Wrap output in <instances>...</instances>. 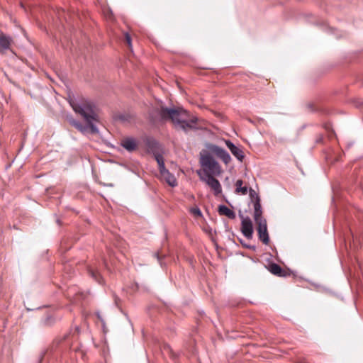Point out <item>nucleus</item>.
I'll return each instance as SVG.
<instances>
[{
	"mask_svg": "<svg viewBox=\"0 0 363 363\" xmlns=\"http://www.w3.org/2000/svg\"><path fill=\"white\" fill-rule=\"evenodd\" d=\"M11 39L4 34L0 35V52L4 53L10 49Z\"/></svg>",
	"mask_w": 363,
	"mask_h": 363,
	"instance_id": "9d476101",
	"label": "nucleus"
},
{
	"mask_svg": "<svg viewBox=\"0 0 363 363\" xmlns=\"http://www.w3.org/2000/svg\"><path fill=\"white\" fill-rule=\"evenodd\" d=\"M104 15H105V16H106L107 20H108V21H113V20L114 17H113V14L111 11L107 9V10H105L104 11Z\"/></svg>",
	"mask_w": 363,
	"mask_h": 363,
	"instance_id": "6ab92c4d",
	"label": "nucleus"
},
{
	"mask_svg": "<svg viewBox=\"0 0 363 363\" xmlns=\"http://www.w3.org/2000/svg\"><path fill=\"white\" fill-rule=\"evenodd\" d=\"M243 182L240 179L238 180L235 183V192L238 194H241L242 195H245L247 193V188L246 186L242 187Z\"/></svg>",
	"mask_w": 363,
	"mask_h": 363,
	"instance_id": "2eb2a0df",
	"label": "nucleus"
},
{
	"mask_svg": "<svg viewBox=\"0 0 363 363\" xmlns=\"http://www.w3.org/2000/svg\"><path fill=\"white\" fill-rule=\"evenodd\" d=\"M160 172L162 177L167 182V183L169 185H170L171 186H177L176 178L173 174L169 173V172L167 169H164Z\"/></svg>",
	"mask_w": 363,
	"mask_h": 363,
	"instance_id": "9b49d317",
	"label": "nucleus"
},
{
	"mask_svg": "<svg viewBox=\"0 0 363 363\" xmlns=\"http://www.w3.org/2000/svg\"><path fill=\"white\" fill-rule=\"evenodd\" d=\"M208 148L213 153H214L219 158H220L225 164H227L230 162V160H231L230 155L223 148L220 147L216 145H211L209 146Z\"/></svg>",
	"mask_w": 363,
	"mask_h": 363,
	"instance_id": "423d86ee",
	"label": "nucleus"
},
{
	"mask_svg": "<svg viewBox=\"0 0 363 363\" xmlns=\"http://www.w3.org/2000/svg\"><path fill=\"white\" fill-rule=\"evenodd\" d=\"M201 179L205 182L213 190L215 195H218L221 193V185L218 179L213 175H204L201 177Z\"/></svg>",
	"mask_w": 363,
	"mask_h": 363,
	"instance_id": "20e7f679",
	"label": "nucleus"
},
{
	"mask_svg": "<svg viewBox=\"0 0 363 363\" xmlns=\"http://www.w3.org/2000/svg\"><path fill=\"white\" fill-rule=\"evenodd\" d=\"M218 211L220 215L225 216L230 219H234L235 218V212L225 206H219Z\"/></svg>",
	"mask_w": 363,
	"mask_h": 363,
	"instance_id": "ddd939ff",
	"label": "nucleus"
},
{
	"mask_svg": "<svg viewBox=\"0 0 363 363\" xmlns=\"http://www.w3.org/2000/svg\"><path fill=\"white\" fill-rule=\"evenodd\" d=\"M89 273L91 276V277L95 279L98 283L102 284L103 283V278L101 277V274L98 272V271L89 269Z\"/></svg>",
	"mask_w": 363,
	"mask_h": 363,
	"instance_id": "dca6fc26",
	"label": "nucleus"
},
{
	"mask_svg": "<svg viewBox=\"0 0 363 363\" xmlns=\"http://www.w3.org/2000/svg\"><path fill=\"white\" fill-rule=\"evenodd\" d=\"M156 256H157V259H160V256H159V254H156Z\"/></svg>",
	"mask_w": 363,
	"mask_h": 363,
	"instance_id": "5701e85b",
	"label": "nucleus"
},
{
	"mask_svg": "<svg viewBox=\"0 0 363 363\" xmlns=\"http://www.w3.org/2000/svg\"><path fill=\"white\" fill-rule=\"evenodd\" d=\"M118 301H119L118 298L115 299V303L116 304V306H118Z\"/></svg>",
	"mask_w": 363,
	"mask_h": 363,
	"instance_id": "4be33fe9",
	"label": "nucleus"
},
{
	"mask_svg": "<svg viewBox=\"0 0 363 363\" xmlns=\"http://www.w3.org/2000/svg\"><path fill=\"white\" fill-rule=\"evenodd\" d=\"M269 271L274 275L283 277L284 276V273L283 269L281 268L279 265L277 264H272L269 265Z\"/></svg>",
	"mask_w": 363,
	"mask_h": 363,
	"instance_id": "4468645a",
	"label": "nucleus"
},
{
	"mask_svg": "<svg viewBox=\"0 0 363 363\" xmlns=\"http://www.w3.org/2000/svg\"><path fill=\"white\" fill-rule=\"evenodd\" d=\"M242 219L241 230L242 234L247 238H251L253 234V226L252 223L250 218H244L243 216L240 215Z\"/></svg>",
	"mask_w": 363,
	"mask_h": 363,
	"instance_id": "0eeeda50",
	"label": "nucleus"
},
{
	"mask_svg": "<svg viewBox=\"0 0 363 363\" xmlns=\"http://www.w3.org/2000/svg\"><path fill=\"white\" fill-rule=\"evenodd\" d=\"M155 160L157 162L160 172H161L162 170L166 169L165 167H164V162L163 157L161 155H159V154L155 155Z\"/></svg>",
	"mask_w": 363,
	"mask_h": 363,
	"instance_id": "f3484780",
	"label": "nucleus"
},
{
	"mask_svg": "<svg viewBox=\"0 0 363 363\" xmlns=\"http://www.w3.org/2000/svg\"><path fill=\"white\" fill-rule=\"evenodd\" d=\"M125 40L129 48H131V38L128 33L125 34Z\"/></svg>",
	"mask_w": 363,
	"mask_h": 363,
	"instance_id": "aec40b11",
	"label": "nucleus"
},
{
	"mask_svg": "<svg viewBox=\"0 0 363 363\" xmlns=\"http://www.w3.org/2000/svg\"><path fill=\"white\" fill-rule=\"evenodd\" d=\"M121 145L129 152L134 151L138 147L137 142L133 138L123 139L121 142Z\"/></svg>",
	"mask_w": 363,
	"mask_h": 363,
	"instance_id": "f8f14e48",
	"label": "nucleus"
},
{
	"mask_svg": "<svg viewBox=\"0 0 363 363\" xmlns=\"http://www.w3.org/2000/svg\"><path fill=\"white\" fill-rule=\"evenodd\" d=\"M254 219L256 223H259L261 220H265V219L262 217V211L261 209L260 199L259 196H257V200L254 202Z\"/></svg>",
	"mask_w": 363,
	"mask_h": 363,
	"instance_id": "1a4fd4ad",
	"label": "nucleus"
},
{
	"mask_svg": "<svg viewBox=\"0 0 363 363\" xmlns=\"http://www.w3.org/2000/svg\"><path fill=\"white\" fill-rule=\"evenodd\" d=\"M225 143L231 153L240 162H242L245 157L244 152L242 150L235 146L230 140H225Z\"/></svg>",
	"mask_w": 363,
	"mask_h": 363,
	"instance_id": "6e6552de",
	"label": "nucleus"
},
{
	"mask_svg": "<svg viewBox=\"0 0 363 363\" xmlns=\"http://www.w3.org/2000/svg\"><path fill=\"white\" fill-rule=\"evenodd\" d=\"M257 230L258 233L259 239L264 244L268 245L269 242V238L267 231V221L261 220L256 223Z\"/></svg>",
	"mask_w": 363,
	"mask_h": 363,
	"instance_id": "39448f33",
	"label": "nucleus"
},
{
	"mask_svg": "<svg viewBox=\"0 0 363 363\" xmlns=\"http://www.w3.org/2000/svg\"><path fill=\"white\" fill-rule=\"evenodd\" d=\"M160 115L162 120L170 121L176 127L184 131L199 128L198 118L191 116L186 111L182 108H169L162 107Z\"/></svg>",
	"mask_w": 363,
	"mask_h": 363,
	"instance_id": "f03ea898",
	"label": "nucleus"
},
{
	"mask_svg": "<svg viewBox=\"0 0 363 363\" xmlns=\"http://www.w3.org/2000/svg\"><path fill=\"white\" fill-rule=\"evenodd\" d=\"M250 196L252 199L255 197V200H257V196H258L255 191L252 189H250Z\"/></svg>",
	"mask_w": 363,
	"mask_h": 363,
	"instance_id": "412c9836",
	"label": "nucleus"
},
{
	"mask_svg": "<svg viewBox=\"0 0 363 363\" xmlns=\"http://www.w3.org/2000/svg\"><path fill=\"white\" fill-rule=\"evenodd\" d=\"M190 211L196 218L201 217L202 216L201 211L198 207L192 208Z\"/></svg>",
	"mask_w": 363,
	"mask_h": 363,
	"instance_id": "a211bd4d",
	"label": "nucleus"
},
{
	"mask_svg": "<svg viewBox=\"0 0 363 363\" xmlns=\"http://www.w3.org/2000/svg\"><path fill=\"white\" fill-rule=\"evenodd\" d=\"M200 162L204 172V175H218L221 168L215 158L208 152L201 154Z\"/></svg>",
	"mask_w": 363,
	"mask_h": 363,
	"instance_id": "7ed1b4c3",
	"label": "nucleus"
},
{
	"mask_svg": "<svg viewBox=\"0 0 363 363\" xmlns=\"http://www.w3.org/2000/svg\"><path fill=\"white\" fill-rule=\"evenodd\" d=\"M69 104L74 112L84 118L86 125H84L72 118L69 119V124L82 133L88 131L91 133H98L94 123L99 121V117L94 104L84 97L69 99Z\"/></svg>",
	"mask_w": 363,
	"mask_h": 363,
	"instance_id": "f257e3e1",
	"label": "nucleus"
}]
</instances>
